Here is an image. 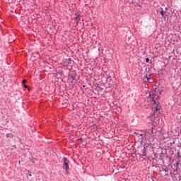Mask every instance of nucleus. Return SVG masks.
<instances>
[{
  "label": "nucleus",
  "mask_w": 181,
  "mask_h": 181,
  "mask_svg": "<svg viewBox=\"0 0 181 181\" xmlns=\"http://www.w3.org/2000/svg\"><path fill=\"white\" fill-rule=\"evenodd\" d=\"M66 175H70V173L69 172V170H65Z\"/></svg>",
  "instance_id": "18"
},
{
  "label": "nucleus",
  "mask_w": 181,
  "mask_h": 181,
  "mask_svg": "<svg viewBox=\"0 0 181 181\" xmlns=\"http://www.w3.org/2000/svg\"><path fill=\"white\" fill-rule=\"evenodd\" d=\"M29 86L28 85H24V88H28Z\"/></svg>",
  "instance_id": "19"
},
{
  "label": "nucleus",
  "mask_w": 181,
  "mask_h": 181,
  "mask_svg": "<svg viewBox=\"0 0 181 181\" xmlns=\"http://www.w3.org/2000/svg\"><path fill=\"white\" fill-rule=\"evenodd\" d=\"M179 162H180L179 160L177 161L176 163H175V165L176 169H179Z\"/></svg>",
  "instance_id": "13"
},
{
  "label": "nucleus",
  "mask_w": 181,
  "mask_h": 181,
  "mask_svg": "<svg viewBox=\"0 0 181 181\" xmlns=\"http://www.w3.org/2000/svg\"><path fill=\"white\" fill-rule=\"evenodd\" d=\"M146 63H149V58L146 59Z\"/></svg>",
  "instance_id": "17"
},
{
  "label": "nucleus",
  "mask_w": 181,
  "mask_h": 181,
  "mask_svg": "<svg viewBox=\"0 0 181 181\" xmlns=\"http://www.w3.org/2000/svg\"><path fill=\"white\" fill-rule=\"evenodd\" d=\"M63 160V169H64L65 170H69V163L66 162L67 158L64 157Z\"/></svg>",
  "instance_id": "4"
},
{
  "label": "nucleus",
  "mask_w": 181,
  "mask_h": 181,
  "mask_svg": "<svg viewBox=\"0 0 181 181\" xmlns=\"http://www.w3.org/2000/svg\"><path fill=\"white\" fill-rule=\"evenodd\" d=\"M71 63V59H68L66 62H65L66 66H69Z\"/></svg>",
  "instance_id": "8"
},
{
  "label": "nucleus",
  "mask_w": 181,
  "mask_h": 181,
  "mask_svg": "<svg viewBox=\"0 0 181 181\" xmlns=\"http://www.w3.org/2000/svg\"><path fill=\"white\" fill-rule=\"evenodd\" d=\"M148 83H153L155 81L153 78L150 77L148 79H147Z\"/></svg>",
  "instance_id": "11"
},
{
  "label": "nucleus",
  "mask_w": 181,
  "mask_h": 181,
  "mask_svg": "<svg viewBox=\"0 0 181 181\" xmlns=\"http://www.w3.org/2000/svg\"><path fill=\"white\" fill-rule=\"evenodd\" d=\"M139 155L140 156H146V151L145 150V148L143 149V153H142V154H139Z\"/></svg>",
  "instance_id": "7"
},
{
  "label": "nucleus",
  "mask_w": 181,
  "mask_h": 181,
  "mask_svg": "<svg viewBox=\"0 0 181 181\" xmlns=\"http://www.w3.org/2000/svg\"><path fill=\"white\" fill-rule=\"evenodd\" d=\"M160 13L163 16V18H164V19L166 18L165 16V13H163V8H161V11H160Z\"/></svg>",
  "instance_id": "10"
},
{
  "label": "nucleus",
  "mask_w": 181,
  "mask_h": 181,
  "mask_svg": "<svg viewBox=\"0 0 181 181\" xmlns=\"http://www.w3.org/2000/svg\"><path fill=\"white\" fill-rule=\"evenodd\" d=\"M71 83H73V81H74V76H71Z\"/></svg>",
  "instance_id": "16"
},
{
  "label": "nucleus",
  "mask_w": 181,
  "mask_h": 181,
  "mask_svg": "<svg viewBox=\"0 0 181 181\" xmlns=\"http://www.w3.org/2000/svg\"><path fill=\"white\" fill-rule=\"evenodd\" d=\"M153 108L154 110V114H160V108L161 107L159 105V102L153 103Z\"/></svg>",
  "instance_id": "3"
},
{
  "label": "nucleus",
  "mask_w": 181,
  "mask_h": 181,
  "mask_svg": "<svg viewBox=\"0 0 181 181\" xmlns=\"http://www.w3.org/2000/svg\"><path fill=\"white\" fill-rule=\"evenodd\" d=\"M139 136H140V139H141V141H143L144 138L148 136V133H146V132L144 134H140Z\"/></svg>",
  "instance_id": "5"
},
{
  "label": "nucleus",
  "mask_w": 181,
  "mask_h": 181,
  "mask_svg": "<svg viewBox=\"0 0 181 181\" xmlns=\"http://www.w3.org/2000/svg\"><path fill=\"white\" fill-rule=\"evenodd\" d=\"M83 139L81 138V139Z\"/></svg>",
  "instance_id": "23"
},
{
  "label": "nucleus",
  "mask_w": 181,
  "mask_h": 181,
  "mask_svg": "<svg viewBox=\"0 0 181 181\" xmlns=\"http://www.w3.org/2000/svg\"><path fill=\"white\" fill-rule=\"evenodd\" d=\"M75 18H74V19H76V23H78V21H80V14H78V13H75Z\"/></svg>",
  "instance_id": "6"
},
{
  "label": "nucleus",
  "mask_w": 181,
  "mask_h": 181,
  "mask_svg": "<svg viewBox=\"0 0 181 181\" xmlns=\"http://www.w3.org/2000/svg\"><path fill=\"white\" fill-rule=\"evenodd\" d=\"M146 134H147V136L150 137V139H152L153 141V139L156 136V129L153 127H151L146 132Z\"/></svg>",
  "instance_id": "2"
},
{
  "label": "nucleus",
  "mask_w": 181,
  "mask_h": 181,
  "mask_svg": "<svg viewBox=\"0 0 181 181\" xmlns=\"http://www.w3.org/2000/svg\"><path fill=\"white\" fill-rule=\"evenodd\" d=\"M148 98L150 103H159V98H160V97L158 93L155 92L153 93H149Z\"/></svg>",
  "instance_id": "1"
},
{
  "label": "nucleus",
  "mask_w": 181,
  "mask_h": 181,
  "mask_svg": "<svg viewBox=\"0 0 181 181\" xmlns=\"http://www.w3.org/2000/svg\"><path fill=\"white\" fill-rule=\"evenodd\" d=\"M26 79H23V81H22V84H26Z\"/></svg>",
  "instance_id": "14"
},
{
  "label": "nucleus",
  "mask_w": 181,
  "mask_h": 181,
  "mask_svg": "<svg viewBox=\"0 0 181 181\" xmlns=\"http://www.w3.org/2000/svg\"><path fill=\"white\" fill-rule=\"evenodd\" d=\"M11 136V134H6V138H9Z\"/></svg>",
  "instance_id": "15"
},
{
  "label": "nucleus",
  "mask_w": 181,
  "mask_h": 181,
  "mask_svg": "<svg viewBox=\"0 0 181 181\" xmlns=\"http://www.w3.org/2000/svg\"><path fill=\"white\" fill-rule=\"evenodd\" d=\"M108 78H111V76H108Z\"/></svg>",
  "instance_id": "22"
},
{
  "label": "nucleus",
  "mask_w": 181,
  "mask_h": 181,
  "mask_svg": "<svg viewBox=\"0 0 181 181\" xmlns=\"http://www.w3.org/2000/svg\"><path fill=\"white\" fill-rule=\"evenodd\" d=\"M29 176H30V177H32V173H30V174H29Z\"/></svg>",
  "instance_id": "21"
},
{
  "label": "nucleus",
  "mask_w": 181,
  "mask_h": 181,
  "mask_svg": "<svg viewBox=\"0 0 181 181\" xmlns=\"http://www.w3.org/2000/svg\"><path fill=\"white\" fill-rule=\"evenodd\" d=\"M151 76H152V74H146L145 78L148 80V78H151Z\"/></svg>",
  "instance_id": "12"
},
{
  "label": "nucleus",
  "mask_w": 181,
  "mask_h": 181,
  "mask_svg": "<svg viewBox=\"0 0 181 181\" xmlns=\"http://www.w3.org/2000/svg\"><path fill=\"white\" fill-rule=\"evenodd\" d=\"M58 74H60L62 76L63 74V71L59 72Z\"/></svg>",
  "instance_id": "20"
},
{
  "label": "nucleus",
  "mask_w": 181,
  "mask_h": 181,
  "mask_svg": "<svg viewBox=\"0 0 181 181\" xmlns=\"http://www.w3.org/2000/svg\"><path fill=\"white\" fill-rule=\"evenodd\" d=\"M177 160L180 161V158H181L180 151H177Z\"/></svg>",
  "instance_id": "9"
}]
</instances>
